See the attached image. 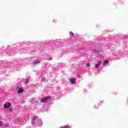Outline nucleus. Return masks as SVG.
<instances>
[{
	"label": "nucleus",
	"instance_id": "obj_6",
	"mask_svg": "<svg viewBox=\"0 0 128 128\" xmlns=\"http://www.w3.org/2000/svg\"><path fill=\"white\" fill-rule=\"evenodd\" d=\"M94 52L96 53V54H98V52H100V50H96V49H94Z\"/></svg>",
	"mask_w": 128,
	"mask_h": 128
},
{
	"label": "nucleus",
	"instance_id": "obj_9",
	"mask_svg": "<svg viewBox=\"0 0 128 128\" xmlns=\"http://www.w3.org/2000/svg\"><path fill=\"white\" fill-rule=\"evenodd\" d=\"M70 36H74V33L72 32H70Z\"/></svg>",
	"mask_w": 128,
	"mask_h": 128
},
{
	"label": "nucleus",
	"instance_id": "obj_13",
	"mask_svg": "<svg viewBox=\"0 0 128 128\" xmlns=\"http://www.w3.org/2000/svg\"><path fill=\"white\" fill-rule=\"evenodd\" d=\"M27 82L28 83V79H27Z\"/></svg>",
	"mask_w": 128,
	"mask_h": 128
},
{
	"label": "nucleus",
	"instance_id": "obj_3",
	"mask_svg": "<svg viewBox=\"0 0 128 128\" xmlns=\"http://www.w3.org/2000/svg\"><path fill=\"white\" fill-rule=\"evenodd\" d=\"M17 92H18V94H22V92H24V89H22V88H19L17 91Z\"/></svg>",
	"mask_w": 128,
	"mask_h": 128
},
{
	"label": "nucleus",
	"instance_id": "obj_4",
	"mask_svg": "<svg viewBox=\"0 0 128 128\" xmlns=\"http://www.w3.org/2000/svg\"><path fill=\"white\" fill-rule=\"evenodd\" d=\"M69 82L72 84H76V78H72Z\"/></svg>",
	"mask_w": 128,
	"mask_h": 128
},
{
	"label": "nucleus",
	"instance_id": "obj_12",
	"mask_svg": "<svg viewBox=\"0 0 128 128\" xmlns=\"http://www.w3.org/2000/svg\"><path fill=\"white\" fill-rule=\"evenodd\" d=\"M86 66H90V63H87L86 64Z\"/></svg>",
	"mask_w": 128,
	"mask_h": 128
},
{
	"label": "nucleus",
	"instance_id": "obj_11",
	"mask_svg": "<svg viewBox=\"0 0 128 128\" xmlns=\"http://www.w3.org/2000/svg\"><path fill=\"white\" fill-rule=\"evenodd\" d=\"M4 124V122H2L0 121V126H3Z\"/></svg>",
	"mask_w": 128,
	"mask_h": 128
},
{
	"label": "nucleus",
	"instance_id": "obj_1",
	"mask_svg": "<svg viewBox=\"0 0 128 128\" xmlns=\"http://www.w3.org/2000/svg\"><path fill=\"white\" fill-rule=\"evenodd\" d=\"M4 106L5 108H8L12 106V104L10 102H6V104L4 105Z\"/></svg>",
	"mask_w": 128,
	"mask_h": 128
},
{
	"label": "nucleus",
	"instance_id": "obj_14",
	"mask_svg": "<svg viewBox=\"0 0 128 128\" xmlns=\"http://www.w3.org/2000/svg\"><path fill=\"white\" fill-rule=\"evenodd\" d=\"M12 109H10L9 110H10Z\"/></svg>",
	"mask_w": 128,
	"mask_h": 128
},
{
	"label": "nucleus",
	"instance_id": "obj_5",
	"mask_svg": "<svg viewBox=\"0 0 128 128\" xmlns=\"http://www.w3.org/2000/svg\"><path fill=\"white\" fill-rule=\"evenodd\" d=\"M102 64V61H99L98 62V64H95V65H94L95 68H100V64Z\"/></svg>",
	"mask_w": 128,
	"mask_h": 128
},
{
	"label": "nucleus",
	"instance_id": "obj_7",
	"mask_svg": "<svg viewBox=\"0 0 128 128\" xmlns=\"http://www.w3.org/2000/svg\"><path fill=\"white\" fill-rule=\"evenodd\" d=\"M40 62V60H34L33 62L34 64H38Z\"/></svg>",
	"mask_w": 128,
	"mask_h": 128
},
{
	"label": "nucleus",
	"instance_id": "obj_8",
	"mask_svg": "<svg viewBox=\"0 0 128 128\" xmlns=\"http://www.w3.org/2000/svg\"><path fill=\"white\" fill-rule=\"evenodd\" d=\"M108 60H104L102 63V64H103V65L106 64H108Z\"/></svg>",
	"mask_w": 128,
	"mask_h": 128
},
{
	"label": "nucleus",
	"instance_id": "obj_2",
	"mask_svg": "<svg viewBox=\"0 0 128 128\" xmlns=\"http://www.w3.org/2000/svg\"><path fill=\"white\" fill-rule=\"evenodd\" d=\"M50 100V97L46 96L44 98L40 99V102H46V100Z\"/></svg>",
	"mask_w": 128,
	"mask_h": 128
},
{
	"label": "nucleus",
	"instance_id": "obj_10",
	"mask_svg": "<svg viewBox=\"0 0 128 128\" xmlns=\"http://www.w3.org/2000/svg\"><path fill=\"white\" fill-rule=\"evenodd\" d=\"M36 118H38V116H34L33 117V120H36Z\"/></svg>",
	"mask_w": 128,
	"mask_h": 128
}]
</instances>
